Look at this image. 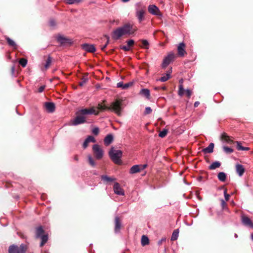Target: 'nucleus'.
<instances>
[{"label": "nucleus", "instance_id": "22", "mask_svg": "<svg viewBox=\"0 0 253 253\" xmlns=\"http://www.w3.org/2000/svg\"><path fill=\"white\" fill-rule=\"evenodd\" d=\"M139 165H135L133 166L129 170V173L130 174H134L140 171V169Z\"/></svg>", "mask_w": 253, "mask_h": 253}, {"label": "nucleus", "instance_id": "10", "mask_svg": "<svg viewBox=\"0 0 253 253\" xmlns=\"http://www.w3.org/2000/svg\"><path fill=\"white\" fill-rule=\"evenodd\" d=\"M241 220L244 225L253 228V222L248 216L245 215L242 216Z\"/></svg>", "mask_w": 253, "mask_h": 253}, {"label": "nucleus", "instance_id": "23", "mask_svg": "<svg viewBox=\"0 0 253 253\" xmlns=\"http://www.w3.org/2000/svg\"><path fill=\"white\" fill-rule=\"evenodd\" d=\"M57 41L61 44L68 43L69 42L70 40L65 38L63 36L59 35L57 37Z\"/></svg>", "mask_w": 253, "mask_h": 253}, {"label": "nucleus", "instance_id": "8", "mask_svg": "<svg viewBox=\"0 0 253 253\" xmlns=\"http://www.w3.org/2000/svg\"><path fill=\"white\" fill-rule=\"evenodd\" d=\"M80 115L83 116L86 115H91L94 114L97 115L98 114V111L95 110L94 107H92L89 109H83L78 111Z\"/></svg>", "mask_w": 253, "mask_h": 253}, {"label": "nucleus", "instance_id": "25", "mask_svg": "<svg viewBox=\"0 0 253 253\" xmlns=\"http://www.w3.org/2000/svg\"><path fill=\"white\" fill-rule=\"evenodd\" d=\"M214 144L211 143L209 145L203 149V152L205 153H211L213 151Z\"/></svg>", "mask_w": 253, "mask_h": 253}, {"label": "nucleus", "instance_id": "32", "mask_svg": "<svg viewBox=\"0 0 253 253\" xmlns=\"http://www.w3.org/2000/svg\"><path fill=\"white\" fill-rule=\"evenodd\" d=\"M6 40L8 43V44L13 47L14 48H16V44L15 43V42H14V41H13L12 40H11V39H10L8 37H6Z\"/></svg>", "mask_w": 253, "mask_h": 253}, {"label": "nucleus", "instance_id": "37", "mask_svg": "<svg viewBox=\"0 0 253 253\" xmlns=\"http://www.w3.org/2000/svg\"><path fill=\"white\" fill-rule=\"evenodd\" d=\"M141 42L142 43V47L145 49H148L149 48V42L146 40H141Z\"/></svg>", "mask_w": 253, "mask_h": 253}, {"label": "nucleus", "instance_id": "41", "mask_svg": "<svg viewBox=\"0 0 253 253\" xmlns=\"http://www.w3.org/2000/svg\"><path fill=\"white\" fill-rule=\"evenodd\" d=\"M51 63V59L50 57H48L46 61L45 64L44 65V67L45 69H47L49 66L50 65Z\"/></svg>", "mask_w": 253, "mask_h": 253}, {"label": "nucleus", "instance_id": "11", "mask_svg": "<svg viewBox=\"0 0 253 253\" xmlns=\"http://www.w3.org/2000/svg\"><path fill=\"white\" fill-rule=\"evenodd\" d=\"M148 9L149 12L153 15L157 16L161 15L159 9L155 5H150L148 6Z\"/></svg>", "mask_w": 253, "mask_h": 253}, {"label": "nucleus", "instance_id": "51", "mask_svg": "<svg viewBox=\"0 0 253 253\" xmlns=\"http://www.w3.org/2000/svg\"><path fill=\"white\" fill-rule=\"evenodd\" d=\"M45 85H42L41 86H40L39 88V92H42L43 90L45 88Z\"/></svg>", "mask_w": 253, "mask_h": 253}, {"label": "nucleus", "instance_id": "62", "mask_svg": "<svg viewBox=\"0 0 253 253\" xmlns=\"http://www.w3.org/2000/svg\"><path fill=\"white\" fill-rule=\"evenodd\" d=\"M14 67H12V72H13V71H14Z\"/></svg>", "mask_w": 253, "mask_h": 253}, {"label": "nucleus", "instance_id": "12", "mask_svg": "<svg viewBox=\"0 0 253 253\" xmlns=\"http://www.w3.org/2000/svg\"><path fill=\"white\" fill-rule=\"evenodd\" d=\"M113 189L114 193L118 195H122L123 196L125 195V192L123 189L121 187L120 184L116 182L115 183L114 186H113Z\"/></svg>", "mask_w": 253, "mask_h": 253}, {"label": "nucleus", "instance_id": "14", "mask_svg": "<svg viewBox=\"0 0 253 253\" xmlns=\"http://www.w3.org/2000/svg\"><path fill=\"white\" fill-rule=\"evenodd\" d=\"M44 107L46 111L49 113H52L55 111V106L54 103L53 102H45Z\"/></svg>", "mask_w": 253, "mask_h": 253}, {"label": "nucleus", "instance_id": "24", "mask_svg": "<svg viewBox=\"0 0 253 253\" xmlns=\"http://www.w3.org/2000/svg\"><path fill=\"white\" fill-rule=\"evenodd\" d=\"M140 94L146 97L147 99H150V90L147 88L142 89L140 91Z\"/></svg>", "mask_w": 253, "mask_h": 253}, {"label": "nucleus", "instance_id": "29", "mask_svg": "<svg viewBox=\"0 0 253 253\" xmlns=\"http://www.w3.org/2000/svg\"><path fill=\"white\" fill-rule=\"evenodd\" d=\"M217 177L220 181L224 182L226 179V175L223 172H220L217 175Z\"/></svg>", "mask_w": 253, "mask_h": 253}, {"label": "nucleus", "instance_id": "18", "mask_svg": "<svg viewBox=\"0 0 253 253\" xmlns=\"http://www.w3.org/2000/svg\"><path fill=\"white\" fill-rule=\"evenodd\" d=\"M132 85V83L129 82L126 84H124L123 82H120L117 84V87L122 88L123 89H127Z\"/></svg>", "mask_w": 253, "mask_h": 253}, {"label": "nucleus", "instance_id": "1", "mask_svg": "<svg viewBox=\"0 0 253 253\" xmlns=\"http://www.w3.org/2000/svg\"><path fill=\"white\" fill-rule=\"evenodd\" d=\"M136 30V27L128 23L114 30L112 33V38L114 40H118L124 35L133 34Z\"/></svg>", "mask_w": 253, "mask_h": 253}, {"label": "nucleus", "instance_id": "6", "mask_svg": "<svg viewBox=\"0 0 253 253\" xmlns=\"http://www.w3.org/2000/svg\"><path fill=\"white\" fill-rule=\"evenodd\" d=\"M76 115L77 116L71 122V125L75 126L85 123V117L84 116L80 115L78 112L76 113Z\"/></svg>", "mask_w": 253, "mask_h": 253}, {"label": "nucleus", "instance_id": "3", "mask_svg": "<svg viewBox=\"0 0 253 253\" xmlns=\"http://www.w3.org/2000/svg\"><path fill=\"white\" fill-rule=\"evenodd\" d=\"M135 16L137 17L139 23L142 22L145 19L146 13V6L141 2L135 3Z\"/></svg>", "mask_w": 253, "mask_h": 253}, {"label": "nucleus", "instance_id": "34", "mask_svg": "<svg viewBox=\"0 0 253 253\" xmlns=\"http://www.w3.org/2000/svg\"><path fill=\"white\" fill-rule=\"evenodd\" d=\"M66 3L68 4H79L82 1V0H65Z\"/></svg>", "mask_w": 253, "mask_h": 253}, {"label": "nucleus", "instance_id": "60", "mask_svg": "<svg viewBox=\"0 0 253 253\" xmlns=\"http://www.w3.org/2000/svg\"><path fill=\"white\" fill-rule=\"evenodd\" d=\"M251 238H252V240L253 241V234H251Z\"/></svg>", "mask_w": 253, "mask_h": 253}, {"label": "nucleus", "instance_id": "19", "mask_svg": "<svg viewBox=\"0 0 253 253\" xmlns=\"http://www.w3.org/2000/svg\"><path fill=\"white\" fill-rule=\"evenodd\" d=\"M113 140V136L111 134H108L106 136L104 139V142L106 146L109 145Z\"/></svg>", "mask_w": 253, "mask_h": 253}, {"label": "nucleus", "instance_id": "59", "mask_svg": "<svg viewBox=\"0 0 253 253\" xmlns=\"http://www.w3.org/2000/svg\"><path fill=\"white\" fill-rule=\"evenodd\" d=\"M146 167H147L146 165H144L143 166V169H145V168H146Z\"/></svg>", "mask_w": 253, "mask_h": 253}, {"label": "nucleus", "instance_id": "36", "mask_svg": "<svg viewBox=\"0 0 253 253\" xmlns=\"http://www.w3.org/2000/svg\"><path fill=\"white\" fill-rule=\"evenodd\" d=\"M101 177L102 180L107 182H111L115 180V178L109 177L106 175H102Z\"/></svg>", "mask_w": 253, "mask_h": 253}, {"label": "nucleus", "instance_id": "40", "mask_svg": "<svg viewBox=\"0 0 253 253\" xmlns=\"http://www.w3.org/2000/svg\"><path fill=\"white\" fill-rule=\"evenodd\" d=\"M19 64L23 67H25L27 64V60L25 58H21L19 60Z\"/></svg>", "mask_w": 253, "mask_h": 253}, {"label": "nucleus", "instance_id": "7", "mask_svg": "<svg viewBox=\"0 0 253 253\" xmlns=\"http://www.w3.org/2000/svg\"><path fill=\"white\" fill-rule=\"evenodd\" d=\"M175 55L173 53H169L163 60L162 67L165 69L174 59Z\"/></svg>", "mask_w": 253, "mask_h": 253}, {"label": "nucleus", "instance_id": "38", "mask_svg": "<svg viewBox=\"0 0 253 253\" xmlns=\"http://www.w3.org/2000/svg\"><path fill=\"white\" fill-rule=\"evenodd\" d=\"M168 130L167 129H164L163 130L161 131L159 133V136L160 137L163 138L166 136L168 133Z\"/></svg>", "mask_w": 253, "mask_h": 253}, {"label": "nucleus", "instance_id": "28", "mask_svg": "<svg viewBox=\"0 0 253 253\" xmlns=\"http://www.w3.org/2000/svg\"><path fill=\"white\" fill-rule=\"evenodd\" d=\"M221 165V164L220 162L218 161H215L214 162H213L210 166L209 169H215L216 168H219Z\"/></svg>", "mask_w": 253, "mask_h": 253}, {"label": "nucleus", "instance_id": "17", "mask_svg": "<svg viewBox=\"0 0 253 253\" xmlns=\"http://www.w3.org/2000/svg\"><path fill=\"white\" fill-rule=\"evenodd\" d=\"M236 170L239 176H242L245 172V169L242 165L237 164L236 165Z\"/></svg>", "mask_w": 253, "mask_h": 253}, {"label": "nucleus", "instance_id": "54", "mask_svg": "<svg viewBox=\"0 0 253 253\" xmlns=\"http://www.w3.org/2000/svg\"><path fill=\"white\" fill-rule=\"evenodd\" d=\"M199 104H200L199 102H198V101L195 102L194 104V107H197L199 105Z\"/></svg>", "mask_w": 253, "mask_h": 253}, {"label": "nucleus", "instance_id": "30", "mask_svg": "<svg viewBox=\"0 0 253 253\" xmlns=\"http://www.w3.org/2000/svg\"><path fill=\"white\" fill-rule=\"evenodd\" d=\"M141 244L143 246L148 245L149 243V240L147 236L143 235L141 238Z\"/></svg>", "mask_w": 253, "mask_h": 253}, {"label": "nucleus", "instance_id": "48", "mask_svg": "<svg viewBox=\"0 0 253 253\" xmlns=\"http://www.w3.org/2000/svg\"><path fill=\"white\" fill-rule=\"evenodd\" d=\"M92 133L95 135H97L99 133V128L98 127H94L92 130Z\"/></svg>", "mask_w": 253, "mask_h": 253}, {"label": "nucleus", "instance_id": "49", "mask_svg": "<svg viewBox=\"0 0 253 253\" xmlns=\"http://www.w3.org/2000/svg\"><path fill=\"white\" fill-rule=\"evenodd\" d=\"M127 45H128L129 47L130 46H132L133 45L134 42L133 40H130L126 42Z\"/></svg>", "mask_w": 253, "mask_h": 253}, {"label": "nucleus", "instance_id": "50", "mask_svg": "<svg viewBox=\"0 0 253 253\" xmlns=\"http://www.w3.org/2000/svg\"><path fill=\"white\" fill-rule=\"evenodd\" d=\"M87 81V80L85 79H83V81L80 83V85L81 86H83L85 84V83Z\"/></svg>", "mask_w": 253, "mask_h": 253}, {"label": "nucleus", "instance_id": "27", "mask_svg": "<svg viewBox=\"0 0 253 253\" xmlns=\"http://www.w3.org/2000/svg\"><path fill=\"white\" fill-rule=\"evenodd\" d=\"M44 233V230L42 229V226H39L36 229V237L40 238L41 236L42 235V234Z\"/></svg>", "mask_w": 253, "mask_h": 253}, {"label": "nucleus", "instance_id": "44", "mask_svg": "<svg viewBox=\"0 0 253 253\" xmlns=\"http://www.w3.org/2000/svg\"><path fill=\"white\" fill-rule=\"evenodd\" d=\"M224 197H225L226 201H228L230 198V195L227 194V190H226V189L224 190Z\"/></svg>", "mask_w": 253, "mask_h": 253}, {"label": "nucleus", "instance_id": "58", "mask_svg": "<svg viewBox=\"0 0 253 253\" xmlns=\"http://www.w3.org/2000/svg\"><path fill=\"white\" fill-rule=\"evenodd\" d=\"M129 0H122V1L124 2H128Z\"/></svg>", "mask_w": 253, "mask_h": 253}, {"label": "nucleus", "instance_id": "46", "mask_svg": "<svg viewBox=\"0 0 253 253\" xmlns=\"http://www.w3.org/2000/svg\"><path fill=\"white\" fill-rule=\"evenodd\" d=\"M121 48L126 51H127L130 50V47L127 45H123L121 47Z\"/></svg>", "mask_w": 253, "mask_h": 253}, {"label": "nucleus", "instance_id": "53", "mask_svg": "<svg viewBox=\"0 0 253 253\" xmlns=\"http://www.w3.org/2000/svg\"><path fill=\"white\" fill-rule=\"evenodd\" d=\"M49 24L51 26H54L55 25V22L53 20H51L49 22Z\"/></svg>", "mask_w": 253, "mask_h": 253}, {"label": "nucleus", "instance_id": "33", "mask_svg": "<svg viewBox=\"0 0 253 253\" xmlns=\"http://www.w3.org/2000/svg\"><path fill=\"white\" fill-rule=\"evenodd\" d=\"M40 238H41L42 242L41 243V246H43V245L46 243L48 240V236L47 235H43L41 236Z\"/></svg>", "mask_w": 253, "mask_h": 253}, {"label": "nucleus", "instance_id": "52", "mask_svg": "<svg viewBox=\"0 0 253 253\" xmlns=\"http://www.w3.org/2000/svg\"><path fill=\"white\" fill-rule=\"evenodd\" d=\"M88 142L86 140H85V141H84V142L83 143V147L84 148H86L88 146Z\"/></svg>", "mask_w": 253, "mask_h": 253}, {"label": "nucleus", "instance_id": "13", "mask_svg": "<svg viewBox=\"0 0 253 253\" xmlns=\"http://www.w3.org/2000/svg\"><path fill=\"white\" fill-rule=\"evenodd\" d=\"M178 95L180 96L183 95L184 93L186 94V96L189 98L191 95V92L189 89H186L184 90L182 84H180L179 86Z\"/></svg>", "mask_w": 253, "mask_h": 253}, {"label": "nucleus", "instance_id": "5", "mask_svg": "<svg viewBox=\"0 0 253 253\" xmlns=\"http://www.w3.org/2000/svg\"><path fill=\"white\" fill-rule=\"evenodd\" d=\"M26 249V246L23 244L19 247L13 245L9 247L8 252L9 253H25Z\"/></svg>", "mask_w": 253, "mask_h": 253}, {"label": "nucleus", "instance_id": "43", "mask_svg": "<svg viewBox=\"0 0 253 253\" xmlns=\"http://www.w3.org/2000/svg\"><path fill=\"white\" fill-rule=\"evenodd\" d=\"M88 143L95 142V139L92 136H88L85 139Z\"/></svg>", "mask_w": 253, "mask_h": 253}, {"label": "nucleus", "instance_id": "15", "mask_svg": "<svg viewBox=\"0 0 253 253\" xmlns=\"http://www.w3.org/2000/svg\"><path fill=\"white\" fill-rule=\"evenodd\" d=\"M185 44L183 42H181L177 46L178 54L180 56H183L186 53L185 50Z\"/></svg>", "mask_w": 253, "mask_h": 253}, {"label": "nucleus", "instance_id": "57", "mask_svg": "<svg viewBox=\"0 0 253 253\" xmlns=\"http://www.w3.org/2000/svg\"><path fill=\"white\" fill-rule=\"evenodd\" d=\"M183 82V79H180V80H179V83L180 84H182Z\"/></svg>", "mask_w": 253, "mask_h": 253}, {"label": "nucleus", "instance_id": "39", "mask_svg": "<svg viewBox=\"0 0 253 253\" xmlns=\"http://www.w3.org/2000/svg\"><path fill=\"white\" fill-rule=\"evenodd\" d=\"M223 151L227 154H230L233 152V149L227 146H223Z\"/></svg>", "mask_w": 253, "mask_h": 253}, {"label": "nucleus", "instance_id": "35", "mask_svg": "<svg viewBox=\"0 0 253 253\" xmlns=\"http://www.w3.org/2000/svg\"><path fill=\"white\" fill-rule=\"evenodd\" d=\"M237 148L238 150L246 151L248 150L249 148L248 147H245L241 145V143L240 142H236Z\"/></svg>", "mask_w": 253, "mask_h": 253}, {"label": "nucleus", "instance_id": "45", "mask_svg": "<svg viewBox=\"0 0 253 253\" xmlns=\"http://www.w3.org/2000/svg\"><path fill=\"white\" fill-rule=\"evenodd\" d=\"M106 38L107 39L106 43L104 45L101 46L100 48L102 50H104V49L106 48V47L107 46V44L109 43V38L108 36H106Z\"/></svg>", "mask_w": 253, "mask_h": 253}, {"label": "nucleus", "instance_id": "55", "mask_svg": "<svg viewBox=\"0 0 253 253\" xmlns=\"http://www.w3.org/2000/svg\"><path fill=\"white\" fill-rule=\"evenodd\" d=\"M221 205L222 207H224L226 205V202L223 200H221Z\"/></svg>", "mask_w": 253, "mask_h": 253}, {"label": "nucleus", "instance_id": "2", "mask_svg": "<svg viewBox=\"0 0 253 253\" xmlns=\"http://www.w3.org/2000/svg\"><path fill=\"white\" fill-rule=\"evenodd\" d=\"M122 100L117 99L114 102H112L109 107L99 104L97 106V108L102 111L105 110H111L114 111L118 115L120 116L122 110Z\"/></svg>", "mask_w": 253, "mask_h": 253}, {"label": "nucleus", "instance_id": "16", "mask_svg": "<svg viewBox=\"0 0 253 253\" xmlns=\"http://www.w3.org/2000/svg\"><path fill=\"white\" fill-rule=\"evenodd\" d=\"M82 48L85 51L89 52H93L95 51V48L92 44L84 43L82 45Z\"/></svg>", "mask_w": 253, "mask_h": 253}, {"label": "nucleus", "instance_id": "56", "mask_svg": "<svg viewBox=\"0 0 253 253\" xmlns=\"http://www.w3.org/2000/svg\"><path fill=\"white\" fill-rule=\"evenodd\" d=\"M165 241V239H162L160 241H159V244H161V243L163 242V241Z\"/></svg>", "mask_w": 253, "mask_h": 253}, {"label": "nucleus", "instance_id": "63", "mask_svg": "<svg viewBox=\"0 0 253 253\" xmlns=\"http://www.w3.org/2000/svg\"><path fill=\"white\" fill-rule=\"evenodd\" d=\"M75 160H78V158H77V157H75Z\"/></svg>", "mask_w": 253, "mask_h": 253}, {"label": "nucleus", "instance_id": "42", "mask_svg": "<svg viewBox=\"0 0 253 253\" xmlns=\"http://www.w3.org/2000/svg\"><path fill=\"white\" fill-rule=\"evenodd\" d=\"M88 160L89 163L91 166H92L93 167L95 166V163L94 162V161L91 156L89 155L88 156Z\"/></svg>", "mask_w": 253, "mask_h": 253}, {"label": "nucleus", "instance_id": "9", "mask_svg": "<svg viewBox=\"0 0 253 253\" xmlns=\"http://www.w3.org/2000/svg\"><path fill=\"white\" fill-rule=\"evenodd\" d=\"M92 149L96 158L100 159L103 156V152L100 146L97 144H95L93 146Z\"/></svg>", "mask_w": 253, "mask_h": 253}, {"label": "nucleus", "instance_id": "21", "mask_svg": "<svg viewBox=\"0 0 253 253\" xmlns=\"http://www.w3.org/2000/svg\"><path fill=\"white\" fill-rule=\"evenodd\" d=\"M115 232L116 233H118L119 232L120 228H121V223L120 221L119 218L118 216L115 217Z\"/></svg>", "mask_w": 253, "mask_h": 253}, {"label": "nucleus", "instance_id": "61", "mask_svg": "<svg viewBox=\"0 0 253 253\" xmlns=\"http://www.w3.org/2000/svg\"><path fill=\"white\" fill-rule=\"evenodd\" d=\"M234 236H235V238H237V237H238L237 234H236V233L235 234Z\"/></svg>", "mask_w": 253, "mask_h": 253}, {"label": "nucleus", "instance_id": "47", "mask_svg": "<svg viewBox=\"0 0 253 253\" xmlns=\"http://www.w3.org/2000/svg\"><path fill=\"white\" fill-rule=\"evenodd\" d=\"M152 109L150 107H147L145 108V113L146 114H149L152 112Z\"/></svg>", "mask_w": 253, "mask_h": 253}, {"label": "nucleus", "instance_id": "20", "mask_svg": "<svg viewBox=\"0 0 253 253\" xmlns=\"http://www.w3.org/2000/svg\"><path fill=\"white\" fill-rule=\"evenodd\" d=\"M171 73V70H169L165 75H163L160 79L158 80L162 82H165L168 81L170 77Z\"/></svg>", "mask_w": 253, "mask_h": 253}, {"label": "nucleus", "instance_id": "64", "mask_svg": "<svg viewBox=\"0 0 253 253\" xmlns=\"http://www.w3.org/2000/svg\"><path fill=\"white\" fill-rule=\"evenodd\" d=\"M163 89H165L166 87H163L162 88Z\"/></svg>", "mask_w": 253, "mask_h": 253}, {"label": "nucleus", "instance_id": "31", "mask_svg": "<svg viewBox=\"0 0 253 253\" xmlns=\"http://www.w3.org/2000/svg\"><path fill=\"white\" fill-rule=\"evenodd\" d=\"M179 230L175 229L173 231L172 236L171 237V240L175 241L176 240L178 237Z\"/></svg>", "mask_w": 253, "mask_h": 253}, {"label": "nucleus", "instance_id": "4", "mask_svg": "<svg viewBox=\"0 0 253 253\" xmlns=\"http://www.w3.org/2000/svg\"><path fill=\"white\" fill-rule=\"evenodd\" d=\"M122 155V151L115 150L113 148H112L109 152V155L111 159L116 164H120L121 163V158Z\"/></svg>", "mask_w": 253, "mask_h": 253}, {"label": "nucleus", "instance_id": "26", "mask_svg": "<svg viewBox=\"0 0 253 253\" xmlns=\"http://www.w3.org/2000/svg\"><path fill=\"white\" fill-rule=\"evenodd\" d=\"M222 140L228 143H230L232 142V140L231 139L230 137L225 133H224L221 135Z\"/></svg>", "mask_w": 253, "mask_h": 253}]
</instances>
